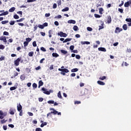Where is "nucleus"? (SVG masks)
I'll use <instances>...</instances> for the list:
<instances>
[{"mask_svg": "<svg viewBox=\"0 0 131 131\" xmlns=\"http://www.w3.org/2000/svg\"><path fill=\"white\" fill-rule=\"evenodd\" d=\"M50 111H52L50 113H49L47 114V117H49V116L51 115L52 114H54V115H57V113H58V111H56L54 109V108H50Z\"/></svg>", "mask_w": 131, "mask_h": 131, "instance_id": "nucleus-1", "label": "nucleus"}, {"mask_svg": "<svg viewBox=\"0 0 131 131\" xmlns=\"http://www.w3.org/2000/svg\"><path fill=\"white\" fill-rule=\"evenodd\" d=\"M7 112H3L2 111H0V119H4V118L5 116H7Z\"/></svg>", "mask_w": 131, "mask_h": 131, "instance_id": "nucleus-2", "label": "nucleus"}, {"mask_svg": "<svg viewBox=\"0 0 131 131\" xmlns=\"http://www.w3.org/2000/svg\"><path fill=\"white\" fill-rule=\"evenodd\" d=\"M58 36H60V37H67V34L65 33H63V32L61 31L57 33Z\"/></svg>", "mask_w": 131, "mask_h": 131, "instance_id": "nucleus-3", "label": "nucleus"}, {"mask_svg": "<svg viewBox=\"0 0 131 131\" xmlns=\"http://www.w3.org/2000/svg\"><path fill=\"white\" fill-rule=\"evenodd\" d=\"M20 61H21V57L17 58V59L14 61L15 66H19V64H20Z\"/></svg>", "mask_w": 131, "mask_h": 131, "instance_id": "nucleus-4", "label": "nucleus"}, {"mask_svg": "<svg viewBox=\"0 0 131 131\" xmlns=\"http://www.w3.org/2000/svg\"><path fill=\"white\" fill-rule=\"evenodd\" d=\"M59 71H61V72H64V73H68L69 70L67 69H58Z\"/></svg>", "mask_w": 131, "mask_h": 131, "instance_id": "nucleus-5", "label": "nucleus"}, {"mask_svg": "<svg viewBox=\"0 0 131 131\" xmlns=\"http://www.w3.org/2000/svg\"><path fill=\"white\" fill-rule=\"evenodd\" d=\"M15 112H16V110L15 108H10L9 110V113L11 115H14L15 114Z\"/></svg>", "mask_w": 131, "mask_h": 131, "instance_id": "nucleus-6", "label": "nucleus"}, {"mask_svg": "<svg viewBox=\"0 0 131 131\" xmlns=\"http://www.w3.org/2000/svg\"><path fill=\"white\" fill-rule=\"evenodd\" d=\"M122 29L120 28L119 27L116 28V29L115 30V33H119L121 31H122Z\"/></svg>", "mask_w": 131, "mask_h": 131, "instance_id": "nucleus-7", "label": "nucleus"}, {"mask_svg": "<svg viewBox=\"0 0 131 131\" xmlns=\"http://www.w3.org/2000/svg\"><path fill=\"white\" fill-rule=\"evenodd\" d=\"M42 91H43V93L46 94V95H50V92L48 91V90L45 88H42L41 89Z\"/></svg>", "mask_w": 131, "mask_h": 131, "instance_id": "nucleus-8", "label": "nucleus"}, {"mask_svg": "<svg viewBox=\"0 0 131 131\" xmlns=\"http://www.w3.org/2000/svg\"><path fill=\"white\" fill-rule=\"evenodd\" d=\"M111 22H112V18H111V16L109 15L107 16V23H108V24H110Z\"/></svg>", "mask_w": 131, "mask_h": 131, "instance_id": "nucleus-9", "label": "nucleus"}, {"mask_svg": "<svg viewBox=\"0 0 131 131\" xmlns=\"http://www.w3.org/2000/svg\"><path fill=\"white\" fill-rule=\"evenodd\" d=\"M0 40H3L4 42H5V43H7V38H6L5 36H1L0 37Z\"/></svg>", "mask_w": 131, "mask_h": 131, "instance_id": "nucleus-10", "label": "nucleus"}, {"mask_svg": "<svg viewBox=\"0 0 131 131\" xmlns=\"http://www.w3.org/2000/svg\"><path fill=\"white\" fill-rule=\"evenodd\" d=\"M17 111H22V105H21V104L19 103V104H17Z\"/></svg>", "mask_w": 131, "mask_h": 131, "instance_id": "nucleus-11", "label": "nucleus"}, {"mask_svg": "<svg viewBox=\"0 0 131 131\" xmlns=\"http://www.w3.org/2000/svg\"><path fill=\"white\" fill-rule=\"evenodd\" d=\"M68 23L69 24H75L76 23V21L73 19H70L68 21Z\"/></svg>", "mask_w": 131, "mask_h": 131, "instance_id": "nucleus-12", "label": "nucleus"}, {"mask_svg": "<svg viewBox=\"0 0 131 131\" xmlns=\"http://www.w3.org/2000/svg\"><path fill=\"white\" fill-rule=\"evenodd\" d=\"M98 51H101V52H106V48L103 47L98 48Z\"/></svg>", "mask_w": 131, "mask_h": 131, "instance_id": "nucleus-13", "label": "nucleus"}, {"mask_svg": "<svg viewBox=\"0 0 131 131\" xmlns=\"http://www.w3.org/2000/svg\"><path fill=\"white\" fill-rule=\"evenodd\" d=\"M130 5V3H129V1H128L124 4V7L125 8H128L129 6Z\"/></svg>", "mask_w": 131, "mask_h": 131, "instance_id": "nucleus-14", "label": "nucleus"}, {"mask_svg": "<svg viewBox=\"0 0 131 131\" xmlns=\"http://www.w3.org/2000/svg\"><path fill=\"white\" fill-rule=\"evenodd\" d=\"M20 78L21 80H22V81L25 80V78H26V76H25V74H22L20 76Z\"/></svg>", "mask_w": 131, "mask_h": 131, "instance_id": "nucleus-15", "label": "nucleus"}, {"mask_svg": "<svg viewBox=\"0 0 131 131\" xmlns=\"http://www.w3.org/2000/svg\"><path fill=\"white\" fill-rule=\"evenodd\" d=\"M97 83L99 84L100 85H105V82L102 81H98Z\"/></svg>", "mask_w": 131, "mask_h": 131, "instance_id": "nucleus-16", "label": "nucleus"}, {"mask_svg": "<svg viewBox=\"0 0 131 131\" xmlns=\"http://www.w3.org/2000/svg\"><path fill=\"white\" fill-rule=\"evenodd\" d=\"M60 52L61 53H62V54H63V55H67V54H68V52H67V51H66L64 50H61Z\"/></svg>", "mask_w": 131, "mask_h": 131, "instance_id": "nucleus-17", "label": "nucleus"}, {"mask_svg": "<svg viewBox=\"0 0 131 131\" xmlns=\"http://www.w3.org/2000/svg\"><path fill=\"white\" fill-rule=\"evenodd\" d=\"M81 45H90L91 42L89 41H81Z\"/></svg>", "mask_w": 131, "mask_h": 131, "instance_id": "nucleus-18", "label": "nucleus"}, {"mask_svg": "<svg viewBox=\"0 0 131 131\" xmlns=\"http://www.w3.org/2000/svg\"><path fill=\"white\" fill-rule=\"evenodd\" d=\"M9 14V12L5 11L3 13L0 14V17L2 16H6V15H8Z\"/></svg>", "mask_w": 131, "mask_h": 131, "instance_id": "nucleus-19", "label": "nucleus"}, {"mask_svg": "<svg viewBox=\"0 0 131 131\" xmlns=\"http://www.w3.org/2000/svg\"><path fill=\"white\" fill-rule=\"evenodd\" d=\"M15 10H16V8L15 7H12L9 10V12H10V13H12V12H14V11H15Z\"/></svg>", "mask_w": 131, "mask_h": 131, "instance_id": "nucleus-20", "label": "nucleus"}, {"mask_svg": "<svg viewBox=\"0 0 131 131\" xmlns=\"http://www.w3.org/2000/svg\"><path fill=\"white\" fill-rule=\"evenodd\" d=\"M123 30H127V25L126 24H124L122 26Z\"/></svg>", "mask_w": 131, "mask_h": 131, "instance_id": "nucleus-21", "label": "nucleus"}, {"mask_svg": "<svg viewBox=\"0 0 131 131\" xmlns=\"http://www.w3.org/2000/svg\"><path fill=\"white\" fill-rule=\"evenodd\" d=\"M52 56L55 58H58V57H59V54H58L57 53H52Z\"/></svg>", "mask_w": 131, "mask_h": 131, "instance_id": "nucleus-22", "label": "nucleus"}, {"mask_svg": "<svg viewBox=\"0 0 131 131\" xmlns=\"http://www.w3.org/2000/svg\"><path fill=\"white\" fill-rule=\"evenodd\" d=\"M104 11V9H103V8H99V14H101V15H103V12Z\"/></svg>", "mask_w": 131, "mask_h": 131, "instance_id": "nucleus-23", "label": "nucleus"}, {"mask_svg": "<svg viewBox=\"0 0 131 131\" xmlns=\"http://www.w3.org/2000/svg\"><path fill=\"white\" fill-rule=\"evenodd\" d=\"M24 20H25V18H21L19 19H17L16 20V22H17V23L19 22H22V21H24Z\"/></svg>", "mask_w": 131, "mask_h": 131, "instance_id": "nucleus-24", "label": "nucleus"}, {"mask_svg": "<svg viewBox=\"0 0 131 131\" xmlns=\"http://www.w3.org/2000/svg\"><path fill=\"white\" fill-rule=\"evenodd\" d=\"M72 40V38H67L63 42L65 43V42H68V41H70Z\"/></svg>", "mask_w": 131, "mask_h": 131, "instance_id": "nucleus-25", "label": "nucleus"}, {"mask_svg": "<svg viewBox=\"0 0 131 131\" xmlns=\"http://www.w3.org/2000/svg\"><path fill=\"white\" fill-rule=\"evenodd\" d=\"M49 36L50 38L52 37V34H53V31L52 30H49Z\"/></svg>", "mask_w": 131, "mask_h": 131, "instance_id": "nucleus-26", "label": "nucleus"}, {"mask_svg": "<svg viewBox=\"0 0 131 131\" xmlns=\"http://www.w3.org/2000/svg\"><path fill=\"white\" fill-rule=\"evenodd\" d=\"M69 11V7H66L63 9L62 10V12H67Z\"/></svg>", "mask_w": 131, "mask_h": 131, "instance_id": "nucleus-27", "label": "nucleus"}, {"mask_svg": "<svg viewBox=\"0 0 131 131\" xmlns=\"http://www.w3.org/2000/svg\"><path fill=\"white\" fill-rule=\"evenodd\" d=\"M101 25L102 26H99L98 30H101V29H104V26H103V25H104V23H103L102 24H101Z\"/></svg>", "mask_w": 131, "mask_h": 131, "instance_id": "nucleus-28", "label": "nucleus"}, {"mask_svg": "<svg viewBox=\"0 0 131 131\" xmlns=\"http://www.w3.org/2000/svg\"><path fill=\"white\" fill-rule=\"evenodd\" d=\"M73 30H74V31H77L78 30V27H77V26H74L73 27Z\"/></svg>", "mask_w": 131, "mask_h": 131, "instance_id": "nucleus-29", "label": "nucleus"}, {"mask_svg": "<svg viewBox=\"0 0 131 131\" xmlns=\"http://www.w3.org/2000/svg\"><path fill=\"white\" fill-rule=\"evenodd\" d=\"M42 85H43V82H42V80H40L39 81V86H41Z\"/></svg>", "mask_w": 131, "mask_h": 131, "instance_id": "nucleus-30", "label": "nucleus"}, {"mask_svg": "<svg viewBox=\"0 0 131 131\" xmlns=\"http://www.w3.org/2000/svg\"><path fill=\"white\" fill-rule=\"evenodd\" d=\"M78 71V69L75 68V69H73L71 70V72H77Z\"/></svg>", "mask_w": 131, "mask_h": 131, "instance_id": "nucleus-31", "label": "nucleus"}, {"mask_svg": "<svg viewBox=\"0 0 131 131\" xmlns=\"http://www.w3.org/2000/svg\"><path fill=\"white\" fill-rule=\"evenodd\" d=\"M26 41L27 42H30V41L31 40H32V39H31V38H30V37H28V38H27L26 39Z\"/></svg>", "mask_w": 131, "mask_h": 131, "instance_id": "nucleus-32", "label": "nucleus"}, {"mask_svg": "<svg viewBox=\"0 0 131 131\" xmlns=\"http://www.w3.org/2000/svg\"><path fill=\"white\" fill-rule=\"evenodd\" d=\"M33 54H34L33 51L30 52L29 53V57H33Z\"/></svg>", "mask_w": 131, "mask_h": 131, "instance_id": "nucleus-33", "label": "nucleus"}, {"mask_svg": "<svg viewBox=\"0 0 131 131\" xmlns=\"http://www.w3.org/2000/svg\"><path fill=\"white\" fill-rule=\"evenodd\" d=\"M57 97L59 98V99H62V95H61V92H59L57 95Z\"/></svg>", "mask_w": 131, "mask_h": 131, "instance_id": "nucleus-34", "label": "nucleus"}, {"mask_svg": "<svg viewBox=\"0 0 131 131\" xmlns=\"http://www.w3.org/2000/svg\"><path fill=\"white\" fill-rule=\"evenodd\" d=\"M2 24L5 25L9 23V20H4L1 22Z\"/></svg>", "mask_w": 131, "mask_h": 131, "instance_id": "nucleus-35", "label": "nucleus"}, {"mask_svg": "<svg viewBox=\"0 0 131 131\" xmlns=\"http://www.w3.org/2000/svg\"><path fill=\"white\" fill-rule=\"evenodd\" d=\"M58 6H61L62 5V1L58 0L57 2Z\"/></svg>", "mask_w": 131, "mask_h": 131, "instance_id": "nucleus-36", "label": "nucleus"}, {"mask_svg": "<svg viewBox=\"0 0 131 131\" xmlns=\"http://www.w3.org/2000/svg\"><path fill=\"white\" fill-rule=\"evenodd\" d=\"M15 22H16V21L11 20L9 22V24L10 25H14L15 24Z\"/></svg>", "mask_w": 131, "mask_h": 131, "instance_id": "nucleus-37", "label": "nucleus"}, {"mask_svg": "<svg viewBox=\"0 0 131 131\" xmlns=\"http://www.w3.org/2000/svg\"><path fill=\"white\" fill-rule=\"evenodd\" d=\"M38 27H39L40 29H43L45 28L43 25H38Z\"/></svg>", "mask_w": 131, "mask_h": 131, "instance_id": "nucleus-38", "label": "nucleus"}, {"mask_svg": "<svg viewBox=\"0 0 131 131\" xmlns=\"http://www.w3.org/2000/svg\"><path fill=\"white\" fill-rule=\"evenodd\" d=\"M54 18L55 19H57V18H58V19H61V18H62V15H59L58 16H55Z\"/></svg>", "mask_w": 131, "mask_h": 131, "instance_id": "nucleus-39", "label": "nucleus"}, {"mask_svg": "<svg viewBox=\"0 0 131 131\" xmlns=\"http://www.w3.org/2000/svg\"><path fill=\"white\" fill-rule=\"evenodd\" d=\"M16 89H17L16 87H15V86H12V87H11V88H10V91H15V90H16Z\"/></svg>", "mask_w": 131, "mask_h": 131, "instance_id": "nucleus-40", "label": "nucleus"}, {"mask_svg": "<svg viewBox=\"0 0 131 131\" xmlns=\"http://www.w3.org/2000/svg\"><path fill=\"white\" fill-rule=\"evenodd\" d=\"M33 89H36L37 88V84L35 83H33Z\"/></svg>", "mask_w": 131, "mask_h": 131, "instance_id": "nucleus-41", "label": "nucleus"}, {"mask_svg": "<svg viewBox=\"0 0 131 131\" xmlns=\"http://www.w3.org/2000/svg\"><path fill=\"white\" fill-rule=\"evenodd\" d=\"M13 18L14 19H19V17L18 15L17 14H15L14 16H13Z\"/></svg>", "mask_w": 131, "mask_h": 131, "instance_id": "nucleus-42", "label": "nucleus"}, {"mask_svg": "<svg viewBox=\"0 0 131 131\" xmlns=\"http://www.w3.org/2000/svg\"><path fill=\"white\" fill-rule=\"evenodd\" d=\"M48 104H54V100H49L47 102Z\"/></svg>", "mask_w": 131, "mask_h": 131, "instance_id": "nucleus-43", "label": "nucleus"}, {"mask_svg": "<svg viewBox=\"0 0 131 131\" xmlns=\"http://www.w3.org/2000/svg\"><path fill=\"white\" fill-rule=\"evenodd\" d=\"M94 16L95 17V18H101V16H100V15L98 14H95Z\"/></svg>", "mask_w": 131, "mask_h": 131, "instance_id": "nucleus-44", "label": "nucleus"}, {"mask_svg": "<svg viewBox=\"0 0 131 131\" xmlns=\"http://www.w3.org/2000/svg\"><path fill=\"white\" fill-rule=\"evenodd\" d=\"M28 43H29L28 42H27V41H25L24 42V47H27V46H28Z\"/></svg>", "mask_w": 131, "mask_h": 131, "instance_id": "nucleus-45", "label": "nucleus"}, {"mask_svg": "<svg viewBox=\"0 0 131 131\" xmlns=\"http://www.w3.org/2000/svg\"><path fill=\"white\" fill-rule=\"evenodd\" d=\"M99 79L100 80H104V79H106V76H103L99 78Z\"/></svg>", "mask_w": 131, "mask_h": 131, "instance_id": "nucleus-46", "label": "nucleus"}, {"mask_svg": "<svg viewBox=\"0 0 131 131\" xmlns=\"http://www.w3.org/2000/svg\"><path fill=\"white\" fill-rule=\"evenodd\" d=\"M87 30L88 31H93V28H92L90 27H87Z\"/></svg>", "mask_w": 131, "mask_h": 131, "instance_id": "nucleus-47", "label": "nucleus"}, {"mask_svg": "<svg viewBox=\"0 0 131 131\" xmlns=\"http://www.w3.org/2000/svg\"><path fill=\"white\" fill-rule=\"evenodd\" d=\"M70 50H71V51H73V50H74V46L72 45L70 47Z\"/></svg>", "mask_w": 131, "mask_h": 131, "instance_id": "nucleus-48", "label": "nucleus"}, {"mask_svg": "<svg viewBox=\"0 0 131 131\" xmlns=\"http://www.w3.org/2000/svg\"><path fill=\"white\" fill-rule=\"evenodd\" d=\"M40 50L41 51H42V52H47V50H46V48L44 47H41Z\"/></svg>", "mask_w": 131, "mask_h": 131, "instance_id": "nucleus-49", "label": "nucleus"}, {"mask_svg": "<svg viewBox=\"0 0 131 131\" xmlns=\"http://www.w3.org/2000/svg\"><path fill=\"white\" fill-rule=\"evenodd\" d=\"M37 45L36 44V41H34L33 42V47H37Z\"/></svg>", "mask_w": 131, "mask_h": 131, "instance_id": "nucleus-50", "label": "nucleus"}, {"mask_svg": "<svg viewBox=\"0 0 131 131\" xmlns=\"http://www.w3.org/2000/svg\"><path fill=\"white\" fill-rule=\"evenodd\" d=\"M7 120L3 119L2 120H1V123H2V124H3V123H6L7 122Z\"/></svg>", "mask_w": 131, "mask_h": 131, "instance_id": "nucleus-51", "label": "nucleus"}, {"mask_svg": "<svg viewBox=\"0 0 131 131\" xmlns=\"http://www.w3.org/2000/svg\"><path fill=\"white\" fill-rule=\"evenodd\" d=\"M5 49V46L3 45H0V50H4Z\"/></svg>", "mask_w": 131, "mask_h": 131, "instance_id": "nucleus-52", "label": "nucleus"}, {"mask_svg": "<svg viewBox=\"0 0 131 131\" xmlns=\"http://www.w3.org/2000/svg\"><path fill=\"white\" fill-rule=\"evenodd\" d=\"M18 112H19V116H22L23 115V111H18Z\"/></svg>", "mask_w": 131, "mask_h": 131, "instance_id": "nucleus-53", "label": "nucleus"}, {"mask_svg": "<svg viewBox=\"0 0 131 131\" xmlns=\"http://www.w3.org/2000/svg\"><path fill=\"white\" fill-rule=\"evenodd\" d=\"M81 102L79 101H76L74 102V104L75 105H76V104H81Z\"/></svg>", "mask_w": 131, "mask_h": 131, "instance_id": "nucleus-54", "label": "nucleus"}, {"mask_svg": "<svg viewBox=\"0 0 131 131\" xmlns=\"http://www.w3.org/2000/svg\"><path fill=\"white\" fill-rule=\"evenodd\" d=\"M48 23H45L44 24H43V26L44 28L48 27Z\"/></svg>", "mask_w": 131, "mask_h": 131, "instance_id": "nucleus-55", "label": "nucleus"}, {"mask_svg": "<svg viewBox=\"0 0 131 131\" xmlns=\"http://www.w3.org/2000/svg\"><path fill=\"white\" fill-rule=\"evenodd\" d=\"M33 2H36V0H27V3H33Z\"/></svg>", "mask_w": 131, "mask_h": 131, "instance_id": "nucleus-56", "label": "nucleus"}, {"mask_svg": "<svg viewBox=\"0 0 131 131\" xmlns=\"http://www.w3.org/2000/svg\"><path fill=\"white\" fill-rule=\"evenodd\" d=\"M125 21H126V22H129L130 23H131V18H126L125 19Z\"/></svg>", "mask_w": 131, "mask_h": 131, "instance_id": "nucleus-57", "label": "nucleus"}, {"mask_svg": "<svg viewBox=\"0 0 131 131\" xmlns=\"http://www.w3.org/2000/svg\"><path fill=\"white\" fill-rule=\"evenodd\" d=\"M40 34H41V35H42V36H46V33H45L43 32H41Z\"/></svg>", "mask_w": 131, "mask_h": 131, "instance_id": "nucleus-58", "label": "nucleus"}, {"mask_svg": "<svg viewBox=\"0 0 131 131\" xmlns=\"http://www.w3.org/2000/svg\"><path fill=\"white\" fill-rule=\"evenodd\" d=\"M54 24L56 25V26H59V22H58V21H55L54 22Z\"/></svg>", "mask_w": 131, "mask_h": 131, "instance_id": "nucleus-59", "label": "nucleus"}, {"mask_svg": "<svg viewBox=\"0 0 131 131\" xmlns=\"http://www.w3.org/2000/svg\"><path fill=\"white\" fill-rule=\"evenodd\" d=\"M3 34L4 35H9V33L7 31H4V33H3Z\"/></svg>", "mask_w": 131, "mask_h": 131, "instance_id": "nucleus-60", "label": "nucleus"}, {"mask_svg": "<svg viewBox=\"0 0 131 131\" xmlns=\"http://www.w3.org/2000/svg\"><path fill=\"white\" fill-rule=\"evenodd\" d=\"M119 12H121V13H123V9L119 8L118 9Z\"/></svg>", "mask_w": 131, "mask_h": 131, "instance_id": "nucleus-61", "label": "nucleus"}, {"mask_svg": "<svg viewBox=\"0 0 131 131\" xmlns=\"http://www.w3.org/2000/svg\"><path fill=\"white\" fill-rule=\"evenodd\" d=\"M5 60V57L4 56H2L0 57V61H4Z\"/></svg>", "mask_w": 131, "mask_h": 131, "instance_id": "nucleus-62", "label": "nucleus"}, {"mask_svg": "<svg viewBox=\"0 0 131 131\" xmlns=\"http://www.w3.org/2000/svg\"><path fill=\"white\" fill-rule=\"evenodd\" d=\"M57 8V4H54L53 6V9H56Z\"/></svg>", "mask_w": 131, "mask_h": 131, "instance_id": "nucleus-63", "label": "nucleus"}, {"mask_svg": "<svg viewBox=\"0 0 131 131\" xmlns=\"http://www.w3.org/2000/svg\"><path fill=\"white\" fill-rule=\"evenodd\" d=\"M35 131H42L40 128H36Z\"/></svg>", "mask_w": 131, "mask_h": 131, "instance_id": "nucleus-64", "label": "nucleus"}]
</instances>
